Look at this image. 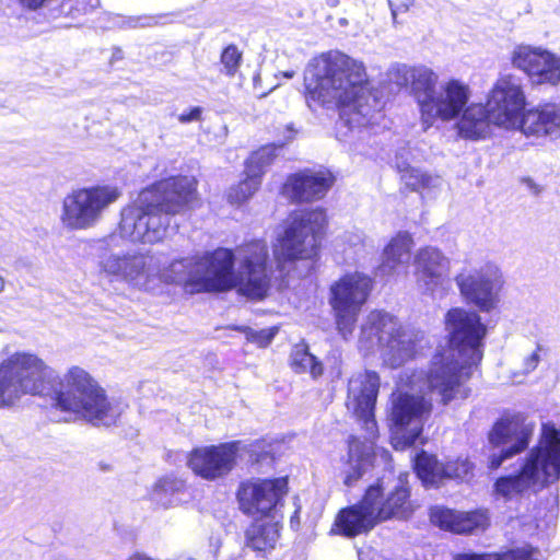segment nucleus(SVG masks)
Segmentation results:
<instances>
[{
    "label": "nucleus",
    "instance_id": "f257e3e1",
    "mask_svg": "<svg viewBox=\"0 0 560 560\" xmlns=\"http://www.w3.org/2000/svg\"><path fill=\"white\" fill-rule=\"evenodd\" d=\"M27 395L49 398L56 410L94 425L114 424L120 416L106 389L85 369L72 365L59 377L37 354L16 351L0 362V409Z\"/></svg>",
    "mask_w": 560,
    "mask_h": 560
},
{
    "label": "nucleus",
    "instance_id": "f03ea898",
    "mask_svg": "<svg viewBox=\"0 0 560 560\" xmlns=\"http://www.w3.org/2000/svg\"><path fill=\"white\" fill-rule=\"evenodd\" d=\"M161 277L167 284L180 285L188 295L234 290L252 301L265 300L276 278L269 245L264 238L246 240L235 249L220 246L191 259H175Z\"/></svg>",
    "mask_w": 560,
    "mask_h": 560
},
{
    "label": "nucleus",
    "instance_id": "7ed1b4c3",
    "mask_svg": "<svg viewBox=\"0 0 560 560\" xmlns=\"http://www.w3.org/2000/svg\"><path fill=\"white\" fill-rule=\"evenodd\" d=\"M445 325L447 346L434 352L424 373L427 388L438 396V405L442 407L470 396L467 386L470 368L482 359V340L487 334L480 316L462 307L447 311Z\"/></svg>",
    "mask_w": 560,
    "mask_h": 560
},
{
    "label": "nucleus",
    "instance_id": "20e7f679",
    "mask_svg": "<svg viewBox=\"0 0 560 560\" xmlns=\"http://www.w3.org/2000/svg\"><path fill=\"white\" fill-rule=\"evenodd\" d=\"M303 95L311 109L334 104L339 119L348 128L362 124L382 108L381 97L364 65L348 56L327 60L323 73L314 69L306 71Z\"/></svg>",
    "mask_w": 560,
    "mask_h": 560
},
{
    "label": "nucleus",
    "instance_id": "39448f33",
    "mask_svg": "<svg viewBox=\"0 0 560 560\" xmlns=\"http://www.w3.org/2000/svg\"><path fill=\"white\" fill-rule=\"evenodd\" d=\"M198 179L192 175H171L142 188L137 199L128 205L120 224L130 237L141 243L162 241L171 218L199 202Z\"/></svg>",
    "mask_w": 560,
    "mask_h": 560
},
{
    "label": "nucleus",
    "instance_id": "423d86ee",
    "mask_svg": "<svg viewBox=\"0 0 560 560\" xmlns=\"http://www.w3.org/2000/svg\"><path fill=\"white\" fill-rule=\"evenodd\" d=\"M417 509L407 475L386 489L382 478L369 485L358 502L341 508L331 524L330 535L355 538L369 534L377 525L409 520Z\"/></svg>",
    "mask_w": 560,
    "mask_h": 560
},
{
    "label": "nucleus",
    "instance_id": "0eeeda50",
    "mask_svg": "<svg viewBox=\"0 0 560 560\" xmlns=\"http://www.w3.org/2000/svg\"><path fill=\"white\" fill-rule=\"evenodd\" d=\"M560 479V430L544 424L541 435L523 459L518 470L495 479L493 493L510 501L528 490H541Z\"/></svg>",
    "mask_w": 560,
    "mask_h": 560
},
{
    "label": "nucleus",
    "instance_id": "6e6552de",
    "mask_svg": "<svg viewBox=\"0 0 560 560\" xmlns=\"http://www.w3.org/2000/svg\"><path fill=\"white\" fill-rule=\"evenodd\" d=\"M328 229L329 215L324 207L291 211L273 248L277 269L298 261H318Z\"/></svg>",
    "mask_w": 560,
    "mask_h": 560
},
{
    "label": "nucleus",
    "instance_id": "1a4fd4ad",
    "mask_svg": "<svg viewBox=\"0 0 560 560\" xmlns=\"http://www.w3.org/2000/svg\"><path fill=\"white\" fill-rule=\"evenodd\" d=\"M374 289V279L363 272L342 275L329 289V305L338 332L347 339L355 329L359 314Z\"/></svg>",
    "mask_w": 560,
    "mask_h": 560
},
{
    "label": "nucleus",
    "instance_id": "9d476101",
    "mask_svg": "<svg viewBox=\"0 0 560 560\" xmlns=\"http://www.w3.org/2000/svg\"><path fill=\"white\" fill-rule=\"evenodd\" d=\"M433 411V402L424 395L397 390L390 395L388 428L401 448L413 446L422 436Z\"/></svg>",
    "mask_w": 560,
    "mask_h": 560
},
{
    "label": "nucleus",
    "instance_id": "9b49d317",
    "mask_svg": "<svg viewBox=\"0 0 560 560\" xmlns=\"http://www.w3.org/2000/svg\"><path fill=\"white\" fill-rule=\"evenodd\" d=\"M534 430L535 424L527 421L523 412L503 411L489 429L487 440L492 448L508 446L489 456L488 469L497 470L506 459L525 452L533 439Z\"/></svg>",
    "mask_w": 560,
    "mask_h": 560
},
{
    "label": "nucleus",
    "instance_id": "f8f14e48",
    "mask_svg": "<svg viewBox=\"0 0 560 560\" xmlns=\"http://www.w3.org/2000/svg\"><path fill=\"white\" fill-rule=\"evenodd\" d=\"M120 196V189L112 185H94L75 189L63 199L61 221L71 230L89 229Z\"/></svg>",
    "mask_w": 560,
    "mask_h": 560
},
{
    "label": "nucleus",
    "instance_id": "ddd939ff",
    "mask_svg": "<svg viewBox=\"0 0 560 560\" xmlns=\"http://www.w3.org/2000/svg\"><path fill=\"white\" fill-rule=\"evenodd\" d=\"M289 493L288 476L273 478H248L240 481L235 499L238 510L248 517H272L283 506Z\"/></svg>",
    "mask_w": 560,
    "mask_h": 560
},
{
    "label": "nucleus",
    "instance_id": "4468645a",
    "mask_svg": "<svg viewBox=\"0 0 560 560\" xmlns=\"http://www.w3.org/2000/svg\"><path fill=\"white\" fill-rule=\"evenodd\" d=\"M486 103L492 125L515 130L527 98L520 80L513 74H503L489 90Z\"/></svg>",
    "mask_w": 560,
    "mask_h": 560
},
{
    "label": "nucleus",
    "instance_id": "2eb2a0df",
    "mask_svg": "<svg viewBox=\"0 0 560 560\" xmlns=\"http://www.w3.org/2000/svg\"><path fill=\"white\" fill-rule=\"evenodd\" d=\"M240 441L194 447L186 456L187 467L203 480L226 477L237 465Z\"/></svg>",
    "mask_w": 560,
    "mask_h": 560
},
{
    "label": "nucleus",
    "instance_id": "dca6fc26",
    "mask_svg": "<svg viewBox=\"0 0 560 560\" xmlns=\"http://www.w3.org/2000/svg\"><path fill=\"white\" fill-rule=\"evenodd\" d=\"M380 387V374L376 371L364 370L349 380L347 388L346 407L373 435L377 431L375 408Z\"/></svg>",
    "mask_w": 560,
    "mask_h": 560
},
{
    "label": "nucleus",
    "instance_id": "f3484780",
    "mask_svg": "<svg viewBox=\"0 0 560 560\" xmlns=\"http://www.w3.org/2000/svg\"><path fill=\"white\" fill-rule=\"evenodd\" d=\"M510 60L533 85L556 86L560 83V58L547 49L521 44L514 47Z\"/></svg>",
    "mask_w": 560,
    "mask_h": 560
},
{
    "label": "nucleus",
    "instance_id": "a211bd4d",
    "mask_svg": "<svg viewBox=\"0 0 560 560\" xmlns=\"http://www.w3.org/2000/svg\"><path fill=\"white\" fill-rule=\"evenodd\" d=\"M336 183L328 168H303L287 176L281 194L290 203L303 205L323 200Z\"/></svg>",
    "mask_w": 560,
    "mask_h": 560
},
{
    "label": "nucleus",
    "instance_id": "6ab92c4d",
    "mask_svg": "<svg viewBox=\"0 0 560 560\" xmlns=\"http://www.w3.org/2000/svg\"><path fill=\"white\" fill-rule=\"evenodd\" d=\"M459 293L467 304L475 305L480 312L489 313L499 302V291L503 285L502 276L497 268L479 269L455 277Z\"/></svg>",
    "mask_w": 560,
    "mask_h": 560
},
{
    "label": "nucleus",
    "instance_id": "aec40b11",
    "mask_svg": "<svg viewBox=\"0 0 560 560\" xmlns=\"http://www.w3.org/2000/svg\"><path fill=\"white\" fill-rule=\"evenodd\" d=\"M412 470L424 488H439L446 479H465L472 475L474 465L468 458L457 457L447 462L425 450L416 453Z\"/></svg>",
    "mask_w": 560,
    "mask_h": 560
},
{
    "label": "nucleus",
    "instance_id": "412c9836",
    "mask_svg": "<svg viewBox=\"0 0 560 560\" xmlns=\"http://www.w3.org/2000/svg\"><path fill=\"white\" fill-rule=\"evenodd\" d=\"M361 337L368 341L375 340L378 346L386 347L389 352L405 359L410 357L412 346L405 340V331L395 318L382 311H371L361 327Z\"/></svg>",
    "mask_w": 560,
    "mask_h": 560
},
{
    "label": "nucleus",
    "instance_id": "4be33fe9",
    "mask_svg": "<svg viewBox=\"0 0 560 560\" xmlns=\"http://www.w3.org/2000/svg\"><path fill=\"white\" fill-rule=\"evenodd\" d=\"M430 521L440 529L456 535L485 533L491 525V517L487 509L456 511L444 506H434L430 511Z\"/></svg>",
    "mask_w": 560,
    "mask_h": 560
},
{
    "label": "nucleus",
    "instance_id": "5701e85b",
    "mask_svg": "<svg viewBox=\"0 0 560 560\" xmlns=\"http://www.w3.org/2000/svg\"><path fill=\"white\" fill-rule=\"evenodd\" d=\"M470 96L469 86L457 80L450 79L441 89V94L425 102V119L452 120L459 116Z\"/></svg>",
    "mask_w": 560,
    "mask_h": 560
},
{
    "label": "nucleus",
    "instance_id": "b1692460",
    "mask_svg": "<svg viewBox=\"0 0 560 560\" xmlns=\"http://www.w3.org/2000/svg\"><path fill=\"white\" fill-rule=\"evenodd\" d=\"M525 136L545 137L560 131V104L539 103L525 109L517 125Z\"/></svg>",
    "mask_w": 560,
    "mask_h": 560
},
{
    "label": "nucleus",
    "instance_id": "393cba45",
    "mask_svg": "<svg viewBox=\"0 0 560 560\" xmlns=\"http://www.w3.org/2000/svg\"><path fill=\"white\" fill-rule=\"evenodd\" d=\"M412 246L413 240L408 232L396 233L383 248L375 276L386 278L395 275L400 266L408 264Z\"/></svg>",
    "mask_w": 560,
    "mask_h": 560
},
{
    "label": "nucleus",
    "instance_id": "a878e982",
    "mask_svg": "<svg viewBox=\"0 0 560 560\" xmlns=\"http://www.w3.org/2000/svg\"><path fill=\"white\" fill-rule=\"evenodd\" d=\"M280 530L279 522H259L256 518L244 532L245 546L265 557L276 548Z\"/></svg>",
    "mask_w": 560,
    "mask_h": 560
},
{
    "label": "nucleus",
    "instance_id": "bb28decb",
    "mask_svg": "<svg viewBox=\"0 0 560 560\" xmlns=\"http://www.w3.org/2000/svg\"><path fill=\"white\" fill-rule=\"evenodd\" d=\"M415 267L416 275L427 284H440L448 271V262L442 252L431 246L418 250L415 257Z\"/></svg>",
    "mask_w": 560,
    "mask_h": 560
},
{
    "label": "nucleus",
    "instance_id": "cd10ccee",
    "mask_svg": "<svg viewBox=\"0 0 560 560\" xmlns=\"http://www.w3.org/2000/svg\"><path fill=\"white\" fill-rule=\"evenodd\" d=\"M405 80L410 84L411 94L417 100L422 117H425V102L435 97L438 75L425 67H411L405 72Z\"/></svg>",
    "mask_w": 560,
    "mask_h": 560
},
{
    "label": "nucleus",
    "instance_id": "c85d7f7f",
    "mask_svg": "<svg viewBox=\"0 0 560 560\" xmlns=\"http://www.w3.org/2000/svg\"><path fill=\"white\" fill-rule=\"evenodd\" d=\"M490 124L492 125L487 103L471 104L463 113L459 130L465 138L477 140L483 137Z\"/></svg>",
    "mask_w": 560,
    "mask_h": 560
},
{
    "label": "nucleus",
    "instance_id": "c756f323",
    "mask_svg": "<svg viewBox=\"0 0 560 560\" xmlns=\"http://www.w3.org/2000/svg\"><path fill=\"white\" fill-rule=\"evenodd\" d=\"M289 366L296 374L310 373L317 380L324 374V365L311 351L305 340H300L291 348Z\"/></svg>",
    "mask_w": 560,
    "mask_h": 560
},
{
    "label": "nucleus",
    "instance_id": "7c9ffc66",
    "mask_svg": "<svg viewBox=\"0 0 560 560\" xmlns=\"http://www.w3.org/2000/svg\"><path fill=\"white\" fill-rule=\"evenodd\" d=\"M246 176L231 186L225 194V199L231 206L240 207L246 203L260 188L262 173L245 171Z\"/></svg>",
    "mask_w": 560,
    "mask_h": 560
},
{
    "label": "nucleus",
    "instance_id": "2f4dec72",
    "mask_svg": "<svg viewBox=\"0 0 560 560\" xmlns=\"http://www.w3.org/2000/svg\"><path fill=\"white\" fill-rule=\"evenodd\" d=\"M98 5L100 0H61L56 10L59 18L70 19L69 25L80 26Z\"/></svg>",
    "mask_w": 560,
    "mask_h": 560
},
{
    "label": "nucleus",
    "instance_id": "473e14b6",
    "mask_svg": "<svg viewBox=\"0 0 560 560\" xmlns=\"http://www.w3.org/2000/svg\"><path fill=\"white\" fill-rule=\"evenodd\" d=\"M283 147L282 143H269L259 147L254 151L248 160L245 162V168L247 172H261L265 173L264 168L270 165L277 158V150Z\"/></svg>",
    "mask_w": 560,
    "mask_h": 560
},
{
    "label": "nucleus",
    "instance_id": "72a5a7b5",
    "mask_svg": "<svg viewBox=\"0 0 560 560\" xmlns=\"http://www.w3.org/2000/svg\"><path fill=\"white\" fill-rule=\"evenodd\" d=\"M397 171L400 174V179L411 191H420L432 186L433 177L427 172L409 164L398 165Z\"/></svg>",
    "mask_w": 560,
    "mask_h": 560
},
{
    "label": "nucleus",
    "instance_id": "f704fd0d",
    "mask_svg": "<svg viewBox=\"0 0 560 560\" xmlns=\"http://www.w3.org/2000/svg\"><path fill=\"white\" fill-rule=\"evenodd\" d=\"M242 61L243 52L235 44H229L220 54L221 72L229 78H234L240 70Z\"/></svg>",
    "mask_w": 560,
    "mask_h": 560
},
{
    "label": "nucleus",
    "instance_id": "c9c22d12",
    "mask_svg": "<svg viewBox=\"0 0 560 560\" xmlns=\"http://www.w3.org/2000/svg\"><path fill=\"white\" fill-rule=\"evenodd\" d=\"M186 488L184 479L176 476H163L153 486V492L160 497L183 492Z\"/></svg>",
    "mask_w": 560,
    "mask_h": 560
},
{
    "label": "nucleus",
    "instance_id": "e433bc0d",
    "mask_svg": "<svg viewBox=\"0 0 560 560\" xmlns=\"http://www.w3.org/2000/svg\"><path fill=\"white\" fill-rule=\"evenodd\" d=\"M276 330L273 329H261V330H252L249 329L246 334V339L258 346L259 348H266L270 345L272 339L275 338Z\"/></svg>",
    "mask_w": 560,
    "mask_h": 560
},
{
    "label": "nucleus",
    "instance_id": "4c0bfd02",
    "mask_svg": "<svg viewBox=\"0 0 560 560\" xmlns=\"http://www.w3.org/2000/svg\"><path fill=\"white\" fill-rule=\"evenodd\" d=\"M453 560H494L493 552H458L455 553Z\"/></svg>",
    "mask_w": 560,
    "mask_h": 560
},
{
    "label": "nucleus",
    "instance_id": "58836bf2",
    "mask_svg": "<svg viewBox=\"0 0 560 560\" xmlns=\"http://www.w3.org/2000/svg\"><path fill=\"white\" fill-rule=\"evenodd\" d=\"M202 109L199 106L191 107L188 112L178 115L177 119L182 124L198 121L201 119Z\"/></svg>",
    "mask_w": 560,
    "mask_h": 560
},
{
    "label": "nucleus",
    "instance_id": "ea45409f",
    "mask_svg": "<svg viewBox=\"0 0 560 560\" xmlns=\"http://www.w3.org/2000/svg\"><path fill=\"white\" fill-rule=\"evenodd\" d=\"M388 4L394 15L406 12L412 4L413 0H388Z\"/></svg>",
    "mask_w": 560,
    "mask_h": 560
},
{
    "label": "nucleus",
    "instance_id": "a19ab883",
    "mask_svg": "<svg viewBox=\"0 0 560 560\" xmlns=\"http://www.w3.org/2000/svg\"><path fill=\"white\" fill-rule=\"evenodd\" d=\"M363 476V469L361 466H355L352 468L351 471L348 472V475L345 477V485L348 487L353 486L359 479H361Z\"/></svg>",
    "mask_w": 560,
    "mask_h": 560
},
{
    "label": "nucleus",
    "instance_id": "79ce46f5",
    "mask_svg": "<svg viewBox=\"0 0 560 560\" xmlns=\"http://www.w3.org/2000/svg\"><path fill=\"white\" fill-rule=\"evenodd\" d=\"M300 514H301V506L298 505L290 517L291 528L298 529L300 527Z\"/></svg>",
    "mask_w": 560,
    "mask_h": 560
},
{
    "label": "nucleus",
    "instance_id": "37998d69",
    "mask_svg": "<svg viewBox=\"0 0 560 560\" xmlns=\"http://www.w3.org/2000/svg\"><path fill=\"white\" fill-rule=\"evenodd\" d=\"M530 360H532L535 364H537V363H538V361H539V355L537 354V352L532 353V355H530Z\"/></svg>",
    "mask_w": 560,
    "mask_h": 560
},
{
    "label": "nucleus",
    "instance_id": "c03bdc74",
    "mask_svg": "<svg viewBox=\"0 0 560 560\" xmlns=\"http://www.w3.org/2000/svg\"><path fill=\"white\" fill-rule=\"evenodd\" d=\"M5 280L2 276H0V293L4 290Z\"/></svg>",
    "mask_w": 560,
    "mask_h": 560
},
{
    "label": "nucleus",
    "instance_id": "a18cd8bd",
    "mask_svg": "<svg viewBox=\"0 0 560 560\" xmlns=\"http://www.w3.org/2000/svg\"><path fill=\"white\" fill-rule=\"evenodd\" d=\"M283 75L285 78H292L293 77V72H284Z\"/></svg>",
    "mask_w": 560,
    "mask_h": 560
}]
</instances>
